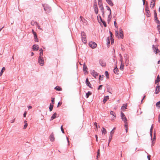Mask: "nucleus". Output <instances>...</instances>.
I'll use <instances>...</instances> for the list:
<instances>
[{"label":"nucleus","instance_id":"obj_1","mask_svg":"<svg viewBox=\"0 0 160 160\" xmlns=\"http://www.w3.org/2000/svg\"><path fill=\"white\" fill-rule=\"evenodd\" d=\"M119 32L120 33L119 35H118V29H117V30H116L115 34L116 36L118 38H119L120 37V38H123V32L121 28L119 29Z\"/></svg>","mask_w":160,"mask_h":160},{"label":"nucleus","instance_id":"obj_2","mask_svg":"<svg viewBox=\"0 0 160 160\" xmlns=\"http://www.w3.org/2000/svg\"><path fill=\"white\" fill-rule=\"evenodd\" d=\"M44 10L46 13H49L51 10V9L49 6L47 4H44L43 5Z\"/></svg>","mask_w":160,"mask_h":160},{"label":"nucleus","instance_id":"obj_3","mask_svg":"<svg viewBox=\"0 0 160 160\" xmlns=\"http://www.w3.org/2000/svg\"><path fill=\"white\" fill-rule=\"evenodd\" d=\"M38 62L40 66H43L44 63L43 58V57H39L38 60Z\"/></svg>","mask_w":160,"mask_h":160},{"label":"nucleus","instance_id":"obj_4","mask_svg":"<svg viewBox=\"0 0 160 160\" xmlns=\"http://www.w3.org/2000/svg\"><path fill=\"white\" fill-rule=\"evenodd\" d=\"M89 46L92 48H94L97 47V44L94 42H90L89 44Z\"/></svg>","mask_w":160,"mask_h":160},{"label":"nucleus","instance_id":"obj_5","mask_svg":"<svg viewBox=\"0 0 160 160\" xmlns=\"http://www.w3.org/2000/svg\"><path fill=\"white\" fill-rule=\"evenodd\" d=\"M145 11L146 13V16L147 17H149L150 16V12L149 10V8L148 6H146L145 8Z\"/></svg>","mask_w":160,"mask_h":160},{"label":"nucleus","instance_id":"obj_6","mask_svg":"<svg viewBox=\"0 0 160 160\" xmlns=\"http://www.w3.org/2000/svg\"><path fill=\"white\" fill-rule=\"evenodd\" d=\"M121 117L122 121H123L124 122H126V121H127V119L124 114L122 112H121Z\"/></svg>","mask_w":160,"mask_h":160},{"label":"nucleus","instance_id":"obj_7","mask_svg":"<svg viewBox=\"0 0 160 160\" xmlns=\"http://www.w3.org/2000/svg\"><path fill=\"white\" fill-rule=\"evenodd\" d=\"M93 8L94 9L95 13L96 14H97L98 13V9L97 3L96 2L94 3L93 5Z\"/></svg>","mask_w":160,"mask_h":160},{"label":"nucleus","instance_id":"obj_8","mask_svg":"<svg viewBox=\"0 0 160 160\" xmlns=\"http://www.w3.org/2000/svg\"><path fill=\"white\" fill-rule=\"evenodd\" d=\"M91 74L95 78H96L98 75V73L94 70H92L91 72Z\"/></svg>","mask_w":160,"mask_h":160},{"label":"nucleus","instance_id":"obj_9","mask_svg":"<svg viewBox=\"0 0 160 160\" xmlns=\"http://www.w3.org/2000/svg\"><path fill=\"white\" fill-rule=\"evenodd\" d=\"M100 64L102 67H105L106 66V63L102 60H100L99 61Z\"/></svg>","mask_w":160,"mask_h":160},{"label":"nucleus","instance_id":"obj_10","mask_svg":"<svg viewBox=\"0 0 160 160\" xmlns=\"http://www.w3.org/2000/svg\"><path fill=\"white\" fill-rule=\"evenodd\" d=\"M160 91V86H158V84L157 86L156 87L155 90V93L156 94H158Z\"/></svg>","mask_w":160,"mask_h":160},{"label":"nucleus","instance_id":"obj_11","mask_svg":"<svg viewBox=\"0 0 160 160\" xmlns=\"http://www.w3.org/2000/svg\"><path fill=\"white\" fill-rule=\"evenodd\" d=\"M152 48L153 52H155L156 54H158V52H157V51L158 50V48L155 47L154 45H152Z\"/></svg>","mask_w":160,"mask_h":160},{"label":"nucleus","instance_id":"obj_12","mask_svg":"<svg viewBox=\"0 0 160 160\" xmlns=\"http://www.w3.org/2000/svg\"><path fill=\"white\" fill-rule=\"evenodd\" d=\"M86 83L87 86H88L90 88H92V87H91V85L88 81V79L87 78L86 80Z\"/></svg>","mask_w":160,"mask_h":160},{"label":"nucleus","instance_id":"obj_13","mask_svg":"<svg viewBox=\"0 0 160 160\" xmlns=\"http://www.w3.org/2000/svg\"><path fill=\"white\" fill-rule=\"evenodd\" d=\"M121 59H120V61H121V65H120V69L122 70H123V69H124V64H123L122 63V56H121Z\"/></svg>","mask_w":160,"mask_h":160},{"label":"nucleus","instance_id":"obj_14","mask_svg":"<svg viewBox=\"0 0 160 160\" xmlns=\"http://www.w3.org/2000/svg\"><path fill=\"white\" fill-rule=\"evenodd\" d=\"M110 113L111 115L113 116V117L112 118V120L114 119L116 117L115 113L112 111H111L110 112Z\"/></svg>","mask_w":160,"mask_h":160},{"label":"nucleus","instance_id":"obj_15","mask_svg":"<svg viewBox=\"0 0 160 160\" xmlns=\"http://www.w3.org/2000/svg\"><path fill=\"white\" fill-rule=\"evenodd\" d=\"M39 47L38 45H34L32 46V49L34 51H37L38 50Z\"/></svg>","mask_w":160,"mask_h":160},{"label":"nucleus","instance_id":"obj_16","mask_svg":"<svg viewBox=\"0 0 160 160\" xmlns=\"http://www.w3.org/2000/svg\"><path fill=\"white\" fill-rule=\"evenodd\" d=\"M107 91L110 93L112 94V91L111 87L110 86H108L107 88Z\"/></svg>","mask_w":160,"mask_h":160},{"label":"nucleus","instance_id":"obj_17","mask_svg":"<svg viewBox=\"0 0 160 160\" xmlns=\"http://www.w3.org/2000/svg\"><path fill=\"white\" fill-rule=\"evenodd\" d=\"M50 139L51 141L53 142L54 140V134L53 133H52L50 136Z\"/></svg>","mask_w":160,"mask_h":160},{"label":"nucleus","instance_id":"obj_18","mask_svg":"<svg viewBox=\"0 0 160 160\" xmlns=\"http://www.w3.org/2000/svg\"><path fill=\"white\" fill-rule=\"evenodd\" d=\"M57 113L55 112L51 116V118L50 119V121H51L53 120V119H55L56 118V116L57 115Z\"/></svg>","mask_w":160,"mask_h":160},{"label":"nucleus","instance_id":"obj_19","mask_svg":"<svg viewBox=\"0 0 160 160\" xmlns=\"http://www.w3.org/2000/svg\"><path fill=\"white\" fill-rule=\"evenodd\" d=\"M155 0H153L152 2H151V5L150 7L152 8H153V7L155 6Z\"/></svg>","mask_w":160,"mask_h":160},{"label":"nucleus","instance_id":"obj_20","mask_svg":"<svg viewBox=\"0 0 160 160\" xmlns=\"http://www.w3.org/2000/svg\"><path fill=\"white\" fill-rule=\"evenodd\" d=\"M108 99L109 96H108L105 97L103 101V103H105Z\"/></svg>","mask_w":160,"mask_h":160},{"label":"nucleus","instance_id":"obj_21","mask_svg":"<svg viewBox=\"0 0 160 160\" xmlns=\"http://www.w3.org/2000/svg\"><path fill=\"white\" fill-rule=\"evenodd\" d=\"M106 1L110 6H112L113 5V3L111 0H106Z\"/></svg>","mask_w":160,"mask_h":160},{"label":"nucleus","instance_id":"obj_22","mask_svg":"<svg viewBox=\"0 0 160 160\" xmlns=\"http://www.w3.org/2000/svg\"><path fill=\"white\" fill-rule=\"evenodd\" d=\"M31 24L32 25L34 26L35 25L37 26L38 23L37 22L32 21L31 22Z\"/></svg>","mask_w":160,"mask_h":160},{"label":"nucleus","instance_id":"obj_23","mask_svg":"<svg viewBox=\"0 0 160 160\" xmlns=\"http://www.w3.org/2000/svg\"><path fill=\"white\" fill-rule=\"evenodd\" d=\"M113 72H114L116 74H118V69L117 68V66H116V67L114 69Z\"/></svg>","mask_w":160,"mask_h":160},{"label":"nucleus","instance_id":"obj_24","mask_svg":"<svg viewBox=\"0 0 160 160\" xmlns=\"http://www.w3.org/2000/svg\"><path fill=\"white\" fill-rule=\"evenodd\" d=\"M156 22L158 24V26H157V28H160V22L157 19V20H155Z\"/></svg>","mask_w":160,"mask_h":160},{"label":"nucleus","instance_id":"obj_25","mask_svg":"<svg viewBox=\"0 0 160 160\" xmlns=\"http://www.w3.org/2000/svg\"><path fill=\"white\" fill-rule=\"evenodd\" d=\"M160 81V78L159 77V75H158L157 78V79L155 81V83L156 84Z\"/></svg>","mask_w":160,"mask_h":160},{"label":"nucleus","instance_id":"obj_26","mask_svg":"<svg viewBox=\"0 0 160 160\" xmlns=\"http://www.w3.org/2000/svg\"><path fill=\"white\" fill-rule=\"evenodd\" d=\"M112 18V15L111 14H109L108 16V22L109 23L111 21V20Z\"/></svg>","mask_w":160,"mask_h":160},{"label":"nucleus","instance_id":"obj_27","mask_svg":"<svg viewBox=\"0 0 160 160\" xmlns=\"http://www.w3.org/2000/svg\"><path fill=\"white\" fill-rule=\"evenodd\" d=\"M154 17L155 18V20L158 19L157 17V13L156 10L154 11Z\"/></svg>","mask_w":160,"mask_h":160},{"label":"nucleus","instance_id":"obj_28","mask_svg":"<svg viewBox=\"0 0 160 160\" xmlns=\"http://www.w3.org/2000/svg\"><path fill=\"white\" fill-rule=\"evenodd\" d=\"M84 38H82V42L84 44H86L87 43V39L86 38V37H84Z\"/></svg>","mask_w":160,"mask_h":160},{"label":"nucleus","instance_id":"obj_29","mask_svg":"<svg viewBox=\"0 0 160 160\" xmlns=\"http://www.w3.org/2000/svg\"><path fill=\"white\" fill-rule=\"evenodd\" d=\"M102 134H105L107 133V131L106 129L104 128H102Z\"/></svg>","mask_w":160,"mask_h":160},{"label":"nucleus","instance_id":"obj_30","mask_svg":"<svg viewBox=\"0 0 160 160\" xmlns=\"http://www.w3.org/2000/svg\"><path fill=\"white\" fill-rule=\"evenodd\" d=\"M54 89L58 91H60L62 90V88H60V87H59L58 86L55 87L54 88Z\"/></svg>","mask_w":160,"mask_h":160},{"label":"nucleus","instance_id":"obj_31","mask_svg":"<svg viewBox=\"0 0 160 160\" xmlns=\"http://www.w3.org/2000/svg\"><path fill=\"white\" fill-rule=\"evenodd\" d=\"M92 92L90 91H88L87 93H86V97L87 98H88L89 96L91 95Z\"/></svg>","mask_w":160,"mask_h":160},{"label":"nucleus","instance_id":"obj_32","mask_svg":"<svg viewBox=\"0 0 160 160\" xmlns=\"http://www.w3.org/2000/svg\"><path fill=\"white\" fill-rule=\"evenodd\" d=\"M127 107V104H123V105L122 106L121 109H122V110H123V108L126 109Z\"/></svg>","mask_w":160,"mask_h":160},{"label":"nucleus","instance_id":"obj_33","mask_svg":"<svg viewBox=\"0 0 160 160\" xmlns=\"http://www.w3.org/2000/svg\"><path fill=\"white\" fill-rule=\"evenodd\" d=\"M5 70V68L4 67H3L2 68V69L0 72V76H1L3 72V70Z\"/></svg>","mask_w":160,"mask_h":160},{"label":"nucleus","instance_id":"obj_34","mask_svg":"<svg viewBox=\"0 0 160 160\" xmlns=\"http://www.w3.org/2000/svg\"><path fill=\"white\" fill-rule=\"evenodd\" d=\"M53 107V105H52L51 104H50V105L49 108L50 111H51L52 110Z\"/></svg>","mask_w":160,"mask_h":160},{"label":"nucleus","instance_id":"obj_35","mask_svg":"<svg viewBox=\"0 0 160 160\" xmlns=\"http://www.w3.org/2000/svg\"><path fill=\"white\" fill-rule=\"evenodd\" d=\"M87 69V66L85 65V63H84L83 65V70L84 71Z\"/></svg>","mask_w":160,"mask_h":160},{"label":"nucleus","instance_id":"obj_36","mask_svg":"<svg viewBox=\"0 0 160 160\" xmlns=\"http://www.w3.org/2000/svg\"><path fill=\"white\" fill-rule=\"evenodd\" d=\"M112 135H110L109 137V139L108 140V146H109V143L111 142V141L112 140Z\"/></svg>","mask_w":160,"mask_h":160},{"label":"nucleus","instance_id":"obj_37","mask_svg":"<svg viewBox=\"0 0 160 160\" xmlns=\"http://www.w3.org/2000/svg\"><path fill=\"white\" fill-rule=\"evenodd\" d=\"M105 74L107 77V78H108L109 77V74L108 71H105Z\"/></svg>","mask_w":160,"mask_h":160},{"label":"nucleus","instance_id":"obj_38","mask_svg":"<svg viewBox=\"0 0 160 160\" xmlns=\"http://www.w3.org/2000/svg\"><path fill=\"white\" fill-rule=\"evenodd\" d=\"M82 38H84V37H86V34L84 32H81Z\"/></svg>","mask_w":160,"mask_h":160},{"label":"nucleus","instance_id":"obj_39","mask_svg":"<svg viewBox=\"0 0 160 160\" xmlns=\"http://www.w3.org/2000/svg\"><path fill=\"white\" fill-rule=\"evenodd\" d=\"M106 8L107 10L110 11L109 14H111V11L110 8L108 6H106Z\"/></svg>","mask_w":160,"mask_h":160},{"label":"nucleus","instance_id":"obj_40","mask_svg":"<svg viewBox=\"0 0 160 160\" xmlns=\"http://www.w3.org/2000/svg\"><path fill=\"white\" fill-rule=\"evenodd\" d=\"M100 149H99L98 150L97 152V159H98V156H99V155H100Z\"/></svg>","mask_w":160,"mask_h":160},{"label":"nucleus","instance_id":"obj_41","mask_svg":"<svg viewBox=\"0 0 160 160\" xmlns=\"http://www.w3.org/2000/svg\"><path fill=\"white\" fill-rule=\"evenodd\" d=\"M98 4L99 6L102 5V1L101 0H98Z\"/></svg>","mask_w":160,"mask_h":160},{"label":"nucleus","instance_id":"obj_42","mask_svg":"<svg viewBox=\"0 0 160 160\" xmlns=\"http://www.w3.org/2000/svg\"><path fill=\"white\" fill-rule=\"evenodd\" d=\"M102 13V15L103 17H104V9H101V10Z\"/></svg>","mask_w":160,"mask_h":160},{"label":"nucleus","instance_id":"obj_43","mask_svg":"<svg viewBox=\"0 0 160 160\" xmlns=\"http://www.w3.org/2000/svg\"><path fill=\"white\" fill-rule=\"evenodd\" d=\"M124 122L125 123L124 126H125V128H128V125L127 121H126V122Z\"/></svg>","mask_w":160,"mask_h":160},{"label":"nucleus","instance_id":"obj_44","mask_svg":"<svg viewBox=\"0 0 160 160\" xmlns=\"http://www.w3.org/2000/svg\"><path fill=\"white\" fill-rule=\"evenodd\" d=\"M106 40L107 42L108 45L109 46V44H110V41H109V38H107Z\"/></svg>","mask_w":160,"mask_h":160},{"label":"nucleus","instance_id":"obj_45","mask_svg":"<svg viewBox=\"0 0 160 160\" xmlns=\"http://www.w3.org/2000/svg\"><path fill=\"white\" fill-rule=\"evenodd\" d=\"M99 17V18H100V21L101 22H102L103 20L102 19L101 17L99 15H98V16H97V18H98V21L99 20V19H98V17Z\"/></svg>","mask_w":160,"mask_h":160},{"label":"nucleus","instance_id":"obj_46","mask_svg":"<svg viewBox=\"0 0 160 160\" xmlns=\"http://www.w3.org/2000/svg\"><path fill=\"white\" fill-rule=\"evenodd\" d=\"M160 101L159 102H157L156 103V106L157 107H160Z\"/></svg>","mask_w":160,"mask_h":160},{"label":"nucleus","instance_id":"obj_47","mask_svg":"<svg viewBox=\"0 0 160 160\" xmlns=\"http://www.w3.org/2000/svg\"><path fill=\"white\" fill-rule=\"evenodd\" d=\"M32 32L33 34L34 37H35V36H37L36 33L33 30V29L32 30Z\"/></svg>","mask_w":160,"mask_h":160},{"label":"nucleus","instance_id":"obj_48","mask_svg":"<svg viewBox=\"0 0 160 160\" xmlns=\"http://www.w3.org/2000/svg\"><path fill=\"white\" fill-rule=\"evenodd\" d=\"M103 24L104 26L105 27H107V24L104 21H102V22H101Z\"/></svg>","mask_w":160,"mask_h":160},{"label":"nucleus","instance_id":"obj_49","mask_svg":"<svg viewBox=\"0 0 160 160\" xmlns=\"http://www.w3.org/2000/svg\"><path fill=\"white\" fill-rule=\"evenodd\" d=\"M61 130L62 131V133H64V129L62 128V125L61 127Z\"/></svg>","mask_w":160,"mask_h":160},{"label":"nucleus","instance_id":"obj_50","mask_svg":"<svg viewBox=\"0 0 160 160\" xmlns=\"http://www.w3.org/2000/svg\"><path fill=\"white\" fill-rule=\"evenodd\" d=\"M54 98H52L51 100L52 103V105L54 104Z\"/></svg>","mask_w":160,"mask_h":160},{"label":"nucleus","instance_id":"obj_51","mask_svg":"<svg viewBox=\"0 0 160 160\" xmlns=\"http://www.w3.org/2000/svg\"><path fill=\"white\" fill-rule=\"evenodd\" d=\"M42 55H43V52H42V51H41L40 52L39 57H42Z\"/></svg>","mask_w":160,"mask_h":160},{"label":"nucleus","instance_id":"obj_52","mask_svg":"<svg viewBox=\"0 0 160 160\" xmlns=\"http://www.w3.org/2000/svg\"><path fill=\"white\" fill-rule=\"evenodd\" d=\"M27 126H28V124H27V123H25V125H24V127H23V129H25L27 128Z\"/></svg>","mask_w":160,"mask_h":160},{"label":"nucleus","instance_id":"obj_53","mask_svg":"<svg viewBox=\"0 0 160 160\" xmlns=\"http://www.w3.org/2000/svg\"><path fill=\"white\" fill-rule=\"evenodd\" d=\"M99 7L101 10V9H104L102 5H99Z\"/></svg>","mask_w":160,"mask_h":160},{"label":"nucleus","instance_id":"obj_54","mask_svg":"<svg viewBox=\"0 0 160 160\" xmlns=\"http://www.w3.org/2000/svg\"><path fill=\"white\" fill-rule=\"evenodd\" d=\"M34 37L35 41L38 42L37 36H35V37Z\"/></svg>","mask_w":160,"mask_h":160},{"label":"nucleus","instance_id":"obj_55","mask_svg":"<svg viewBox=\"0 0 160 160\" xmlns=\"http://www.w3.org/2000/svg\"><path fill=\"white\" fill-rule=\"evenodd\" d=\"M114 24L115 27L116 28H118V26H117V23H116V21H115L114 22Z\"/></svg>","mask_w":160,"mask_h":160},{"label":"nucleus","instance_id":"obj_56","mask_svg":"<svg viewBox=\"0 0 160 160\" xmlns=\"http://www.w3.org/2000/svg\"><path fill=\"white\" fill-rule=\"evenodd\" d=\"M37 26L38 29L42 30V29L40 28V26L38 25V24L37 25Z\"/></svg>","mask_w":160,"mask_h":160},{"label":"nucleus","instance_id":"obj_57","mask_svg":"<svg viewBox=\"0 0 160 160\" xmlns=\"http://www.w3.org/2000/svg\"><path fill=\"white\" fill-rule=\"evenodd\" d=\"M109 33L110 34V37L111 38V39H112V32L110 31H109Z\"/></svg>","mask_w":160,"mask_h":160},{"label":"nucleus","instance_id":"obj_58","mask_svg":"<svg viewBox=\"0 0 160 160\" xmlns=\"http://www.w3.org/2000/svg\"><path fill=\"white\" fill-rule=\"evenodd\" d=\"M115 129V128H114L113 130L111 131L110 132V135H112V134H113L114 132L112 131Z\"/></svg>","mask_w":160,"mask_h":160},{"label":"nucleus","instance_id":"obj_59","mask_svg":"<svg viewBox=\"0 0 160 160\" xmlns=\"http://www.w3.org/2000/svg\"><path fill=\"white\" fill-rule=\"evenodd\" d=\"M128 61H129V60H128V59L127 57H126V58H125V62H126L127 63H128Z\"/></svg>","mask_w":160,"mask_h":160},{"label":"nucleus","instance_id":"obj_60","mask_svg":"<svg viewBox=\"0 0 160 160\" xmlns=\"http://www.w3.org/2000/svg\"><path fill=\"white\" fill-rule=\"evenodd\" d=\"M94 125H95L96 126V128H97V130H98V126L97 125V123L96 122H95L94 123Z\"/></svg>","mask_w":160,"mask_h":160},{"label":"nucleus","instance_id":"obj_61","mask_svg":"<svg viewBox=\"0 0 160 160\" xmlns=\"http://www.w3.org/2000/svg\"><path fill=\"white\" fill-rule=\"evenodd\" d=\"M151 156L150 155H148L147 156V158L148 160H150V159Z\"/></svg>","mask_w":160,"mask_h":160},{"label":"nucleus","instance_id":"obj_62","mask_svg":"<svg viewBox=\"0 0 160 160\" xmlns=\"http://www.w3.org/2000/svg\"><path fill=\"white\" fill-rule=\"evenodd\" d=\"M102 85H99V87L98 88V90L101 89V88H102Z\"/></svg>","mask_w":160,"mask_h":160},{"label":"nucleus","instance_id":"obj_63","mask_svg":"<svg viewBox=\"0 0 160 160\" xmlns=\"http://www.w3.org/2000/svg\"><path fill=\"white\" fill-rule=\"evenodd\" d=\"M26 114H27V112H24V114H23V117H25L26 116Z\"/></svg>","mask_w":160,"mask_h":160},{"label":"nucleus","instance_id":"obj_64","mask_svg":"<svg viewBox=\"0 0 160 160\" xmlns=\"http://www.w3.org/2000/svg\"><path fill=\"white\" fill-rule=\"evenodd\" d=\"M158 121L159 122H160V113L158 116Z\"/></svg>","mask_w":160,"mask_h":160}]
</instances>
